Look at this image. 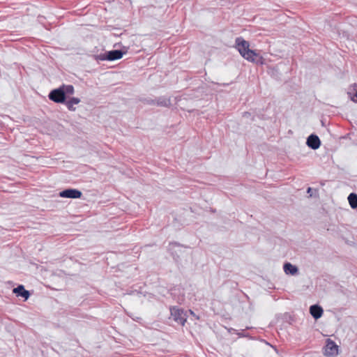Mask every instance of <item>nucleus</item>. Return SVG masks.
Returning <instances> with one entry per match:
<instances>
[{
    "instance_id": "nucleus-3",
    "label": "nucleus",
    "mask_w": 357,
    "mask_h": 357,
    "mask_svg": "<svg viewBox=\"0 0 357 357\" xmlns=\"http://www.w3.org/2000/svg\"><path fill=\"white\" fill-rule=\"evenodd\" d=\"M124 52L119 50L109 51L104 54L99 55V59L102 61H114L122 58Z\"/></svg>"
},
{
    "instance_id": "nucleus-13",
    "label": "nucleus",
    "mask_w": 357,
    "mask_h": 357,
    "mask_svg": "<svg viewBox=\"0 0 357 357\" xmlns=\"http://www.w3.org/2000/svg\"><path fill=\"white\" fill-rule=\"evenodd\" d=\"M61 89L63 91L66 98H67L68 96L73 95L75 92L74 86L73 85L68 84L65 85L63 84L60 86Z\"/></svg>"
},
{
    "instance_id": "nucleus-6",
    "label": "nucleus",
    "mask_w": 357,
    "mask_h": 357,
    "mask_svg": "<svg viewBox=\"0 0 357 357\" xmlns=\"http://www.w3.org/2000/svg\"><path fill=\"white\" fill-rule=\"evenodd\" d=\"M82 195V193L81 191H79V190L73 189V188L66 189V190H64L59 192V196L61 197L72 198V199L80 198Z\"/></svg>"
},
{
    "instance_id": "nucleus-8",
    "label": "nucleus",
    "mask_w": 357,
    "mask_h": 357,
    "mask_svg": "<svg viewBox=\"0 0 357 357\" xmlns=\"http://www.w3.org/2000/svg\"><path fill=\"white\" fill-rule=\"evenodd\" d=\"M13 292L17 297H22L24 299V301H26L30 296L29 291L26 290L24 285L22 284H20L17 287L14 288L13 289Z\"/></svg>"
},
{
    "instance_id": "nucleus-15",
    "label": "nucleus",
    "mask_w": 357,
    "mask_h": 357,
    "mask_svg": "<svg viewBox=\"0 0 357 357\" xmlns=\"http://www.w3.org/2000/svg\"><path fill=\"white\" fill-rule=\"evenodd\" d=\"M311 191H312V188H308L307 190V193L311 192Z\"/></svg>"
},
{
    "instance_id": "nucleus-4",
    "label": "nucleus",
    "mask_w": 357,
    "mask_h": 357,
    "mask_svg": "<svg viewBox=\"0 0 357 357\" xmlns=\"http://www.w3.org/2000/svg\"><path fill=\"white\" fill-rule=\"evenodd\" d=\"M170 312L174 321L181 325L185 324L186 321V317L183 310L174 307L170 309Z\"/></svg>"
},
{
    "instance_id": "nucleus-12",
    "label": "nucleus",
    "mask_w": 357,
    "mask_h": 357,
    "mask_svg": "<svg viewBox=\"0 0 357 357\" xmlns=\"http://www.w3.org/2000/svg\"><path fill=\"white\" fill-rule=\"evenodd\" d=\"M80 101L81 100L79 98L73 97L68 100H66L65 102L63 103L66 105L68 110L75 111L76 108L74 107V105L79 104Z\"/></svg>"
},
{
    "instance_id": "nucleus-1",
    "label": "nucleus",
    "mask_w": 357,
    "mask_h": 357,
    "mask_svg": "<svg viewBox=\"0 0 357 357\" xmlns=\"http://www.w3.org/2000/svg\"><path fill=\"white\" fill-rule=\"evenodd\" d=\"M235 47L238 52L248 61L262 63V58L254 50L250 49L249 43L242 37H237L235 40Z\"/></svg>"
},
{
    "instance_id": "nucleus-14",
    "label": "nucleus",
    "mask_w": 357,
    "mask_h": 357,
    "mask_svg": "<svg viewBox=\"0 0 357 357\" xmlns=\"http://www.w3.org/2000/svg\"><path fill=\"white\" fill-rule=\"evenodd\" d=\"M349 203L352 208H357V195L351 193L348 197Z\"/></svg>"
},
{
    "instance_id": "nucleus-16",
    "label": "nucleus",
    "mask_w": 357,
    "mask_h": 357,
    "mask_svg": "<svg viewBox=\"0 0 357 357\" xmlns=\"http://www.w3.org/2000/svg\"><path fill=\"white\" fill-rule=\"evenodd\" d=\"M352 100H353V102H356V101L354 98H353Z\"/></svg>"
},
{
    "instance_id": "nucleus-7",
    "label": "nucleus",
    "mask_w": 357,
    "mask_h": 357,
    "mask_svg": "<svg viewBox=\"0 0 357 357\" xmlns=\"http://www.w3.org/2000/svg\"><path fill=\"white\" fill-rule=\"evenodd\" d=\"M306 144L312 149L316 150L320 147L321 141L317 135L312 134L307 137Z\"/></svg>"
},
{
    "instance_id": "nucleus-9",
    "label": "nucleus",
    "mask_w": 357,
    "mask_h": 357,
    "mask_svg": "<svg viewBox=\"0 0 357 357\" xmlns=\"http://www.w3.org/2000/svg\"><path fill=\"white\" fill-rule=\"evenodd\" d=\"M323 312L322 307L318 305H313L310 307V312L315 319H319L322 316Z\"/></svg>"
},
{
    "instance_id": "nucleus-2",
    "label": "nucleus",
    "mask_w": 357,
    "mask_h": 357,
    "mask_svg": "<svg viewBox=\"0 0 357 357\" xmlns=\"http://www.w3.org/2000/svg\"><path fill=\"white\" fill-rule=\"evenodd\" d=\"M50 100L56 103H63L66 100L63 91L59 87L53 89L48 95Z\"/></svg>"
},
{
    "instance_id": "nucleus-5",
    "label": "nucleus",
    "mask_w": 357,
    "mask_h": 357,
    "mask_svg": "<svg viewBox=\"0 0 357 357\" xmlns=\"http://www.w3.org/2000/svg\"><path fill=\"white\" fill-rule=\"evenodd\" d=\"M338 354V346L331 340L328 339L325 347L324 354L327 356H334Z\"/></svg>"
},
{
    "instance_id": "nucleus-11",
    "label": "nucleus",
    "mask_w": 357,
    "mask_h": 357,
    "mask_svg": "<svg viewBox=\"0 0 357 357\" xmlns=\"http://www.w3.org/2000/svg\"><path fill=\"white\" fill-rule=\"evenodd\" d=\"M283 268L284 273L287 275H294L298 273V268L289 262L284 264Z\"/></svg>"
},
{
    "instance_id": "nucleus-10",
    "label": "nucleus",
    "mask_w": 357,
    "mask_h": 357,
    "mask_svg": "<svg viewBox=\"0 0 357 357\" xmlns=\"http://www.w3.org/2000/svg\"><path fill=\"white\" fill-rule=\"evenodd\" d=\"M149 104L156 105L160 107H169L171 105V100L169 98L165 97H159L155 100H152Z\"/></svg>"
}]
</instances>
